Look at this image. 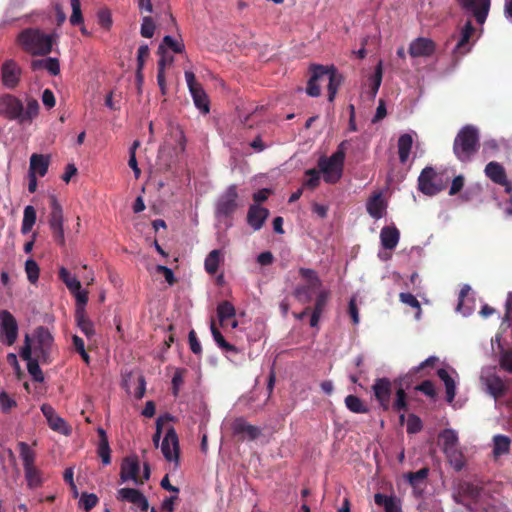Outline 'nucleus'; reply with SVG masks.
Masks as SVG:
<instances>
[{"mask_svg": "<svg viewBox=\"0 0 512 512\" xmlns=\"http://www.w3.org/2000/svg\"><path fill=\"white\" fill-rule=\"evenodd\" d=\"M39 103L36 99L27 100L24 107L21 99L13 94L5 93L0 96V116L20 124L31 123L39 114Z\"/></svg>", "mask_w": 512, "mask_h": 512, "instance_id": "f257e3e1", "label": "nucleus"}, {"mask_svg": "<svg viewBox=\"0 0 512 512\" xmlns=\"http://www.w3.org/2000/svg\"><path fill=\"white\" fill-rule=\"evenodd\" d=\"M310 72L311 77L306 88L307 94L311 97H318L321 90L317 82L328 81V100L332 102L335 99L338 88L342 84V75L333 66L328 68L317 64L310 66Z\"/></svg>", "mask_w": 512, "mask_h": 512, "instance_id": "f03ea898", "label": "nucleus"}, {"mask_svg": "<svg viewBox=\"0 0 512 512\" xmlns=\"http://www.w3.org/2000/svg\"><path fill=\"white\" fill-rule=\"evenodd\" d=\"M480 148V136L478 129L473 125H465L457 133L453 152L461 162H468Z\"/></svg>", "mask_w": 512, "mask_h": 512, "instance_id": "7ed1b4c3", "label": "nucleus"}, {"mask_svg": "<svg viewBox=\"0 0 512 512\" xmlns=\"http://www.w3.org/2000/svg\"><path fill=\"white\" fill-rule=\"evenodd\" d=\"M17 41L24 51L31 55H47L51 52L54 37L39 29L27 28L20 32Z\"/></svg>", "mask_w": 512, "mask_h": 512, "instance_id": "20e7f679", "label": "nucleus"}, {"mask_svg": "<svg viewBox=\"0 0 512 512\" xmlns=\"http://www.w3.org/2000/svg\"><path fill=\"white\" fill-rule=\"evenodd\" d=\"M346 143V141L341 142L337 151L330 157L321 156L318 159V168L323 174L326 183L335 184L341 179L345 160L344 147Z\"/></svg>", "mask_w": 512, "mask_h": 512, "instance_id": "39448f33", "label": "nucleus"}, {"mask_svg": "<svg viewBox=\"0 0 512 512\" xmlns=\"http://www.w3.org/2000/svg\"><path fill=\"white\" fill-rule=\"evenodd\" d=\"M448 178L432 167L424 168L418 177V189L425 195L433 196L445 189Z\"/></svg>", "mask_w": 512, "mask_h": 512, "instance_id": "423d86ee", "label": "nucleus"}, {"mask_svg": "<svg viewBox=\"0 0 512 512\" xmlns=\"http://www.w3.org/2000/svg\"><path fill=\"white\" fill-rule=\"evenodd\" d=\"M35 341L32 344V354L34 358L41 360V364H50L52 362L51 350L54 338L48 328L39 326L34 331Z\"/></svg>", "mask_w": 512, "mask_h": 512, "instance_id": "0eeeda50", "label": "nucleus"}, {"mask_svg": "<svg viewBox=\"0 0 512 512\" xmlns=\"http://www.w3.org/2000/svg\"><path fill=\"white\" fill-rule=\"evenodd\" d=\"M299 275L306 281V284L298 285L293 295L298 302L306 304L312 300L313 291L321 286V280L316 271L309 268H300Z\"/></svg>", "mask_w": 512, "mask_h": 512, "instance_id": "6e6552de", "label": "nucleus"}, {"mask_svg": "<svg viewBox=\"0 0 512 512\" xmlns=\"http://www.w3.org/2000/svg\"><path fill=\"white\" fill-rule=\"evenodd\" d=\"M50 207L51 212L49 215L48 223L52 232L53 239L58 245L65 246L63 209L54 195L50 196Z\"/></svg>", "mask_w": 512, "mask_h": 512, "instance_id": "1a4fd4ad", "label": "nucleus"}, {"mask_svg": "<svg viewBox=\"0 0 512 512\" xmlns=\"http://www.w3.org/2000/svg\"><path fill=\"white\" fill-rule=\"evenodd\" d=\"M237 199V186L232 184L219 196L215 208L216 216L230 217L238 207Z\"/></svg>", "mask_w": 512, "mask_h": 512, "instance_id": "9d476101", "label": "nucleus"}, {"mask_svg": "<svg viewBox=\"0 0 512 512\" xmlns=\"http://www.w3.org/2000/svg\"><path fill=\"white\" fill-rule=\"evenodd\" d=\"M18 322L8 310L0 311V338L8 346H12L18 338Z\"/></svg>", "mask_w": 512, "mask_h": 512, "instance_id": "9b49d317", "label": "nucleus"}, {"mask_svg": "<svg viewBox=\"0 0 512 512\" xmlns=\"http://www.w3.org/2000/svg\"><path fill=\"white\" fill-rule=\"evenodd\" d=\"M20 356L27 361V370L35 382H43L44 374L40 368L41 360L32 356V342L28 334L25 335L24 345L20 350Z\"/></svg>", "mask_w": 512, "mask_h": 512, "instance_id": "f8f14e48", "label": "nucleus"}, {"mask_svg": "<svg viewBox=\"0 0 512 512\" xmlns=\"http://www.w3.org/2000/svg\"><path fill=\"white\" fill-rule=\"evenodd\" d=\"M187 86L193 98L195 106L203 113L209 112V99L202 85L196 81L195 75L191 71H185Z\"/></svg>", "mask_w": 512, "mask_h": 512, "instance_id": "ddd939ff", "label": "nucleus"}, {"mask_svg": "<svg viewBox=\"0 0 512 512\" xmlns=\"http://www.w3.org/2000/svg\"><path fill=\"white\" fill-rule=\"evenodd\" d=\"M372 391L379 406L388 411L391 407L392 382L386 378H377L372 385Z\"/></svg>", "mask_w": 512, "mask_h": 512, "instance_id": "4468645a", "label": "nucleus"}, {"mask_svg": "<svg viewBox=\"0 0 512 512\" xmlns=\"http://www.w3.org/2000/svg\"><path fill=\"white\" fill-rule=\"evenodd\" d=\"M22 76V69L18 63L13 59H8L3 62L1 66V80L2 84L8 89H15Z\"/></svg>", "mask_w": 512, "mask_h": 512, "instance_id": "2eb2a0df", "label": "nucleus"}, {"mask_svg": "<svg viewBox=\"0 0 512 512\" xmlns=\"http://www.w3.org/2000/svg\"><path fill=\"white\" fill-rule=\"evenodd\" d=\"M161 451L164 458L169 462L179 461V440L178 435L173 427H170L161 443Z\"/></svg>", "mask_w": 512, "mask_h": 512, "instance_id": "dca6fc26", "label": "nucleus"}, {"mask_svg": "<svg viewBox=\"0 0 512 512\" xmlns=\"http://www.w3.org/2000/svg\"><path fill=\"white\" fill-rule=\"evenodd\" d=\"M232 432L234 436L238 437V440L253 441L261 435L259 427L249 424L244 418H236L232 423Z\"/></svg>", "mask_w": 512, "mask_h": 512, "instance_id": "f3484780", "label": "nucleus"}, {"mask_svg": "<svg viewBox=\"0 0 512 512\" xmlns=\"http://www.w3.org/2000/svg\"><path fill=\"white\" fill-rule=\"evenodd\" d=\"M459 5L473 14L477 23L483 24L488 16L490 0H457Z\"/></svg>", "mask_w": 512, "mask_h": 512, "instance_id": "a211bd4d", "label": "nucleus"}, {"mask_svg": "<svg viewBox=\"0 0 512 512\" xmlns=\"http://www.w3.org/2000/svg\"><path fill=\"white\" fill-rule=\"evenodd\" d=\"M139 461L136 456L123 459L120 470L121 483L132 480L136 485H142L143 480L139 477Z\"/></svg>", "mask_w": 512, "mask_h": 512, "instance_id": "6ab92c4d", "label": "nucleus"}, {"mask_svg": "<svg viewBox=\"0 0 512 512\" xmlns=\"http://www.w3.org/2000/svg\"><path fill=\"white\" fill-rule=\"evenodd\" d=\"M436 51V43L426 37H418L414 39L408 49V53L412 58L431 57Z\"/></svg>", "mask_w": 512, "mask_h": 512, "instance_id": "aec40b11", "label": "nucleus"}, {"mask_svg": "<svg viewBox=\"0 0 512 512\" xmlns=\"http://www.w3.org/2000/svg\"><path fill=\"white\" fill-rule=\"evenodd\" d=\"M117 499L132 503L137 506L141 511H147L149 503L147 498L142 492L134 488H121L117 491Z\"/></svg>", "mask_w": 512, "mask_h": 512, "instance_id": "412c9836", "label": "nucleus"}, {"mask_svg": "<svg viewBox=\"0 0 512 512\" xmlns=\"http://www.w3.org/2000/svg\"><path fill=\"white\" fill-rule=\"evenodd\" d=\"M485 174L494 183L505 186L507 191L511 190V184L507 179L505 169L498 162H489L485 167Z\"/></svg>", "mask_w": 512, "mask_h": 512, "instance_id": "4be33fe9", "label": "nucleus"}, {"mask_svg": "<svg viewBox=\"0 0 512 512\" xmlns=\"http://www.w3.org/2000/svg\"><path fill=\"white\" fill-rule=\"evenodd\" d=\"M269 216V210L252 204L247 213V223L255 230H260Z\"/></svg>", "mask_w": 512, "mask_h": 512, "instance_id": "5701e85b", "label": "nucleus"}, {"mask_svg": "<svg viewBox=\"0 0 512 512\" xmlns=\"http://www.w3.org/2000/svg\"><path fill=\"white\" fill-rule=\"evenodd\" d=\"M41 411L45 416L49 427L57 432L68 434V429L66 426V422L63 418L58 416L54 410V408L49 404H43L41 406Z\"/></svg>", "mask_w": 512, "mask_h": 512, "instance_id": "b1692460", "label": "nucleus"}, {"mask_svg": "<svg viewBox=\"0 0 512 512\" xmlns=\"http://www.w3.org/2000/svg\"><path fill=\"white\" fill-rule=\"evenodd\" d=\"M474 32L475 28L473 27L472 23L470 21L466 22L461 30L460 39L453 50V54L456 57L463 56L470 51V38Z\"/></svg>", "mask_w": 512, "mask_h": 512, "instance_id": "393cba45", "label": "nucleus"}, {"mask_svg": "<svg viewBox=\"0 0 512 512\" xmlns=\"http://www.w3.org/2000/svg\"><path fill=\"white\" fill-rule=\"evenodd\" d=\"M50 165V156L34 153L30 157L29 175L43 177Z\"/></svg>", "mask_w": 512, "mask_h": 512, "instance_id": "a878e982", "label": "nucleus"}, {"mask_svg": "<svg viewBox=\"0 0 512 512\" xmlns=\"http://www.w3.org/2000/svg\"><path fill=\"white\" fill-rule=\"evenodd\" d=\"M381 244L385 249L393 250L400 239V232L395 226H384L380 232Z\"/></svg>", "mask_w": 512, "mask_h": 512, "instance_id": "bb28decb", "label": "nucleus"}, {"mask_svg": "<svg viewBox=\"0 0 512 512\" xmlns=\"http://www.w3.org/2000/svg\"><path fill=\"white\" fill-rule=\"evenodd\" d=\"M75 321L81 332L88 338L91 339L95 336V328L93 322L88 318L86 310L80 309L78 313H75Z\"/></svg>", "mask_w": 512, "mask_h": 512, "instance_id": "cd10ccee", "label": "nucleus"}, {"mask_svg": "<svg viewBox=\"0 0 512 512\" xmlns=\"http://www.w3.org/2000/svg\"><path fill=\"white\" fill-rule=\"evenodd\" d=\"M31 68L33 71L40 69L47 70L51 75L56 76L60 73V64L57 58L48 57L41 60H33L31 62Z\"/></svg>", "mask_w": 512, "mask_h": 512, "instance_id": "c85d7f7f", "label": "nucleus"}, {"mask_svg": "<svg viewBox=\"0 0 512 512\" xmlns=\"http://www.w3.org/2000/svg\"><path fill=\"white\" fill-rule=\"evenodd\" d=\"M385 203L380 193L373 195L367 202V211L374 219H380L385 212Z\"/></svg>", "mask_w": 512, "mask_h": 512, "instance_id": "c756f323", "label": "nucleus"}, {"mask_svg": "<svg viewBox=\"0 0 512 512\" xmlns=\"http://www.w3.org/2000/svg\"><path fill=\"white\" fill-rule=\"evenodd\" d=\"M412 145H413V138H412L411 134L405 133V134H402L398 138V143H397L398 154H399V160L402 164L407 162L410 152H411V149H412Z\"/></svg>", "mask_w": 512, "mask_h": 512, "instance_id": "7c9ffc66", "label": "nucleus"}, {"mask_svg": "<svg viewBox=\"0 0 512 512\" xmlns=\"http://www.w3.org/2000/svg\"><path fill=\"white\" fill-rule=\"evenodd\" d=\"M236 315L235 307L229 301H222L217 306V316L221 326L228 325V321Z\"/></svg>", "mask_w": 512, "mask_h": 512, "instance_id": "2f4dec72", "label": "nucleus"}, {"mask_svg": "<svg viewBox=\"0 0 512 512\" xmlns=\"http://www.w3.org/2000/svg\"><path fill=\"white\" fill-rule=\"evenodd\" d=\"M438 377L444 382L446 388V400L448 403L453 402L456 395V384L447 370L440 368L437 371Z\"/></svg>", "mask_w": 512, "mask_h": 512, "instance_id": "473e14b6", "label": "nucleus"}, {"mask_svg": "<svg viewBox=\"0 0 512 512\" xmlns=\"http://www.w3.org/2000/svg\"><path fill=\"white\" fill-rule=\"evenodd\" d=\"M442 450L455 470L460 471L464 467L463 454L459 450L458 445L451 446L450 448H445Z\"/></svg>", "mask_w": 512, "mask_h": 512, "instance_id": "72a5a7b5", "label": "nucleus"}, {"mask_svg": "<svg viewBox=\"0 0 512 512\" xmlns=\"http://www.w3.org/2000/svg\"><path fill=\"white\" fill-rule=\"evenodd\" d=\"M374 501L378 506H382L385 512H401V508L392 496L376 493L374 495Z\"/></svg>", "mask_w": 512, "mask_h": 512, "instance_id": "f704fd0d", "label": "nucleus"}, {"mask_svg": "<svg viewBox=\"0 0 512 512\" xmlns=\"http://www.w3.org/2000/svg\"><path fill=\"white\" fill-rule=\"evenodd\" d=\"M211 333H212L214 341L217 343V345L223 351H225L227 353H233V354L239 353L238 348L225 340V338L223 337L221 332L215 327L213 322L211 324Z\"/></svg>", "mask_w": 512, "mask_h": 512, "instance_id": "c9c22d12", "label": "nucleus"}, {"mask_svg": "<svg viewBox=\"0 0 512 512\" xmlns=\"http://www.w3.org/2000/svg\"><path fill=\"white\" fill-rule=\"evenodd\" d=\"M36 222V210L33 206L28 205L24 208L23 221L21 226L22 234H28Z\"/></svg>", "mask_w": 512, "mask_h": 512, "instance_id": "e433bc0d", "label": "nucleus"}, {"mask_svg": "<svg viewBox=\"0 0 512 512\" xmlns=\"http://www.w3.org/2000/svg\"><path fill=\"white\" fill-rule=\"evenodd\" d=\"M221 262V251L218 249L212 250L205 259V270L208 274H215Z\"/></svg>", "mask_w": 512, "mask_h": 512, "instance_id": "4c0bfd02", "label": "nucleus"}, {"mask_svg": "<svg viewBox=\"0 0 512 512\" xmlns=\"http://www.w3.org/2000/svg\"><path fill=\"white\" fill-rule=\"evenodd\" d=\"M17 446L19 449L20 457L23 461L24 468L34 466L35 452L26 442H19Z\"/></svg>", "mask_w": 512, "mask_h": 512, "instance_id": "58836bf2", "label": "nucleus"}, {"mask_svg": "<svg viewBox=\"0 0 512 512\" xmlns=\"http://www.w3.org/2000/svg\"><path fill=\"white\" fill-rule=\"evenodd\" d=\"M346 407L353 413H368L369 408L355 395H348L345 398Z\"/></svg>", "mask_w": 512, "mask_h": 512, "instance_id": "ea45409f", "label": "nucleus"}, {"mask_svg": "<svg viewBox=\"0 0 512 512\" xmlns=\"http://www.w3.org/2000/svg\"><path fill=\"white\" fill-rule=\"evenodd\" d=\"M59 278L65 283L71 293L73 291H78L81 288L80 281L76 277L72 276L64 267L59 270Z\"/></svg>", "mask_w": 512, "mask_h": 512, "instance_id": "a19ab883", "label": "nucleus"}, {"mask_svg": "<svg viewBox=\"0 0 512 512\" xmlns=\"http://www.w3.org/2000/svg\"><path fill=\"white\" fill-rule=\"evenodd\" d=\"M25 478L30 488L38 487L42 484L40 471L35 466L24 468Z\"/></svg>", "mask_w": 512, "mask_h": 512, "instance_id": "79ce46f5", "label": "nucleus"}, {"mask_svg": "<svg viewBox=\"0 0 512 512\" xmlns=\"http://www.w3.org/2000/svg\"><path fill=\"white\" fill-rule=\"evenodd\" d=\"M396 412H407L408 411V403H407V395L403 388H399L396 391V399L391 404V407Z\"/></svg>", "mask_w": 512, "mask_h": 512, "instance_id": "37998d69", "label": "nucleus"}, {"mask_svg": "<svg viewBox=\"0 0 512 512\" xmlns=\"http://www.w3.org/2000/svg\"><path fill=\"white\" fill-rule=\"evenodd\" d=\"M488 389L495 398L503 396L507 390L503 380L497 376L488 381Z\"/></svg>", "mask_w": 512, "mask_h": 512, "instance_id": "c03bdc74", "label": "nucleus"}, {"mask_svg": "<svg viewBox=\"0 0 512 512\" xmlns=\"http://www.w3.org/2000/svg\"><path fill=\"white\" fill-rule=\"evenodd\" d=\"M439 439L442 441V449L450 448L451 446L458 445V435L452 429H445L439 434Z\"/></svg>", "mask_w": 512, "mask_h": 512, "instance_id": "a18cd8bd", "label": "nucleus"}, {"mask_svg": "<svg viewBox=\"0 0 512 512\" xmlns=\"http://www.w3.org/2000/svg\"><path fill=\"white\" fill-rule=\"evenodd\" d=\"M25 272L27 274V279L31 284H35L38 281L40 268L35 260L28 259L25 262Z\"/></svg>", "mask_w": 512, "mask_h": 512, "instance_id": "49530a36", "label": "nucleus"}, {"mask_svg": "<svg viewBox=\"0 0 512 512\" xmlns=\"http://www.w3.org/2000/svg\"><path fill=\"white\" fill-rule=\"evenodd\" d=\"M510 439L504 435H496L494 437V449L495 455H502L509 452Z\"/></svg>", "mask_w": 512, "mask_h": 512, "instance_id": "de8ad7c7", "label": "nucleus"}, {"mask_svg": "<svg viewBox=\"0 0 512 512\" xmlns=\"http://www.w3.org/2000/svg\"><path fill=\"white\" fill-rule=\"evenodd\" d=\"M428 474L429 469L424 467L416 472H409L406 477L411 486L417 487L426 480Z\"/></svg>", "mask_w": 512, "mask_h": 512, "instance_id": "09e8293b", "label": "nucleus"}, {"mask_svg": "<svg viewBox=\"0 0 512 512\" xmlns=\"http://www.w3.org/2000/svg\"><path fill=\"white\" fill-rule=\"evenodd\" d=\"M320 173V170H316L315 168L308 169L305 172L307 179L304 181L303 186L311 190L317 188L320 184Z\"/></svg>", "mask_w": 512, "mask_h": 512, "instance_id": "8fccbe9b", "label": "nucleus"}, {"mask_svg": "<svg viewBox=\"0 0 512 512\" xmlns=\"http://www.w3.org/2000/svg\"><path fill=\"white\" fill-rule=\"evenodd\" d=\"M382 75H383L382 62L380 61L377 64V66L375 67L374 75L371 78L370 90H371V94L373 96H375L379 90V87L382 82Z\"/></svg>", "mask_w": 512, "mask_h": 512, "instance_id": "3c124183", "label": "nucleus"}, {"mask_svg": "<svg viewBox=\"0 0 512 512\" xmlns=\"http://www.w3.org/2000/svg\"><path fill=\"white\" fill-rule=\"evenodd\" d=\"M420 512H443L441 504L434 498L425 499L419 504Z\"/></svg>", "mask_w": 512, "mask_h": 512, "instance_id": "603ef678", "label": "nucleus"}, {"mask_svg": "<svg viewBox=\"0 0 512 512\" xmlns=\"http://www.w3.org/2000/svg\"><path fill=\"white\" fill-rule=\"evenodd\" d=\"M72 7V14L70 16V23L73 26L79 25L83 23V16L81 12V3L80 0L70 1Z\"/></svg>", "mask_w": 512, "mask_h": 512, "instance_id": "864d4df0", "label": "nucleus"}, {"mask_svg": "<svg viewBox=\"0 0 512 512\" xmlns=\"http://www.w3.org/2000/svg\"><path fill=\"white\" fill-rule=\"evenodd\" d=\"M98 497L94 493H83L80 498V505L88 512L98 504Z\"/></svg>", "mask_w": 512, "mask_h": 512, "instance_id": "5fc2aeb1", "label": "nucleus"}, {"mask_svg": "<svg viewBox=\"0 0 512 512\" xmlns=\"http://www.w3.org/2000/svg\"><path fill=\"white\" fill-rule=\"evenodd\" d=\"M155 32V24L150 16H144L142 19L140 33L145 38H152Z\"/></svg>", "mask_w": 512, "mask_h": 512, "instance_id": "6e6d98bb", "label": "nucleus"}, {"mask_svg": "<svg viewBox=\"0 0 512 512\" xmlns=\"http://www.w3.org/2000/svg\"><path fill=\"white\" fill-rule=\"evenodd\" d=\"M422 421L415 414H409L407 418V433L415 434L422 430Z\"/></svg>", "mask_w": 512, "mask_h": 512, "instance_id": "4d7b16f0", "label": "nucleus"}, {"mask_svg": "<svg viewBox=\"0 0 512 512\" xmlns=\"http://www.w3.org/2000/svg\"><path fill=\"white\" fill-rule=\"evenodd\" d=\"M97 452L98 455L101 457L102 463L104 465H108L111 463V449L108 440H104L103 443H99Z\"/></svg>", "mask_w": 512, "mask_h": 512, "instance_id": "13d9d810", "label": "nucleus"}, {"mask_svg": "<svg viewBox=\"0 0 512 512\" xmlns=\"http://www.w3.org/2000/svg\"><path fill=\"white\" fill-rule=\"evenodd\" d=\"M76 298V310L75 313H78L80 309L85 310V306L88 302V291L82 290L81 288L78 291H73Z\"/></svg>", "mask_w": 512, "mask_h": 512, "instance_id": "bf43d9fd", "label": "nucleus"}, {"mask_svg": "<svg viewBox=\"0 0 512 512\" xmlns=\"http://www.w3.org/2000/svg\"><path fill=\"white\" fill-rule=\"evenodd\" d=\"M415 390L422 392L430 398H434L436 396L435 386L431 380H424L415 387Z\"/></svg>", "mask_w": 512, "mask_h": 512, "instance_id": "052dcab7", "label": "nucleus"}, {"mask_svg": "<svg viewBox=\"0 0 512 512\" xmlns=\"http://www.w3.org/2000/svg\"><path fill=\"white\" fill-rule=\"evenodd\" d=\"M328 298L329 292L325 290L321 291L316 297L315 305L312 311L322 314L325 306L327 305Z\"/></svg>", "mask_w": 512, "mask_h": 512, "instance_id": "680f3d73", "label": "nucleus"}, {"mask_svg": "<svg viewBox=\"0 0 512 512\" xmlns=\"http://www.w3.org/2000/svg\"><path fill=\"white\" fill-rule=\"evenodd\" d=\"M399 298L402 303L417 309V316L421 313L420 303L413 294L400 293Z\"/></svg>", "mask_w": 512, "mask_h": 512, "instance_id": "e2e57ef3", "label": "nucleus"}, {"mask_svg": "<svg viewBox=\"0 0 512 512\" xmlns=\"http://www.w3.org/2000/svg\"><path fill=\"white\" fill-rule=\"evenodd\" d=\"M16 401L12 399L6 392L0 393V406L3 413H8L13 407H16Z\"/></svg>", "mask_w": 512, "mask_h": 512, "instance_id": "0e129e2a", "label": "nucleus"}, {"mask_svg": "<svg viewBox=\"0 0 512 512\" xmlns=\"http://www.w3.org/2000/svg\"><path fill=\"white\" fill-rule=\"evenodd\" d=\"M98 23L104 29H109L112 25L111 13L109 10L104 9L98 12Z\"/></svg>", "mask_w": 512, "mask_h": 512, "instance_id": "69168bd1", "label": "nucleus"}, {"mask_svg": "<svg viewBox=\"0 0 512 512\" xmlns=\"http://www.w3.org/2000/svg\"><path fill=\"white\" fill-rule=\"evenodd\" d=\"M188 341L191 351L196 355H200L202 353V347L194 330L189 332Z\"/></svg>", "mask_w": 512, "mask_h": 512, "instance_id": "338daca9", "label": "nucleus"}, {"mask_svg": "<svg viewBox=\"0 0 512 512\" xmlns=\"http://www.w3.org/2000/svg\"><path fill=\"white\" fill-rule=\"evenodd\" d=\"M163 44L170 48L175 53H181L184 50V44L175 40L172 36H165L163 38Z\"/></svg>", "mask_w": 512, "mask_h": 512, "instance_id": "774afa93", "label": "nucleus"}]
</instances>
